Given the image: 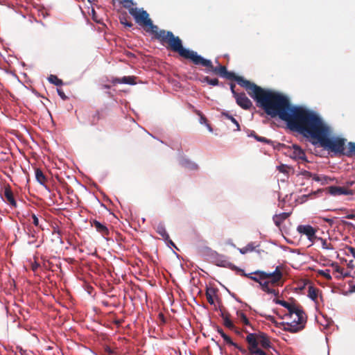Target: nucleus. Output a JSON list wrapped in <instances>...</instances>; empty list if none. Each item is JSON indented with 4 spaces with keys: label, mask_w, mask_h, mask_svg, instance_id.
Wrapping results in <instances>:
<instances>
[{
    "label": "nucleus",
    "mask_w": 355,
    "mask_h": 355,
    "mask_svg": "<svg viewBox=\"0 0 355 355\" xmlns=\"http://www.w3.org/2000/svg\"><path fill=\"white\" fill-rule=\"evenodd\" d=\"M249 95L267 115L272 118L279 116L286 122L291 130L298 133L313 112L300 106L291 107L286 96L270 89H264L257 85L253 86Z\"/></svg>",
    "instance_id": "nucleus-1"
},
{
    "label": "nucleus",
    "mask_w": 355,
    "mask_h": 355,
    "mask_svg": "<svg viewBox=\"0 0 355 355\" xmlns=\"http://www.w3.org/2000/svg\"><path fill=\"white\" fill-rule=\"evenodd\" d=\"M331 132L330 127L313 111L299 133L306 138L315 139L324 149L344 154L345 139L331 137Z\"/></svg>",
    "instance_id": "nucleus-2"
},
{
    "label": "nucleus",
    "mask_w": 355,
    "mask_h": 355,
    "mask_svg": "<svg viewBox=\"0 0 355 355\" xmlns=\"http://www.w3.org/2000/svg\"><path fill=\"white\" fill-rule=\"evenodd\" d=\"M153 33L157 35L158 39H162V40H168L170 46L174 52H178L184 58L191 60L194 64L197 60L200 59L199 56L200 55H198L196 51L184 48L182 40L179 37H175L171 31L160 30L158 32L157 30Z\"/></svg>",
    "instance_id": "nucleus-3"
},
{
    "label": "nucleus",
    "mask_w": 355,
    "mask_h": 355,
    "mask_svg": "<svg viewBox=\"0 0 355 355\" xmlns=\"http://www.w3.org/2000/svg\"><path fill=\"white\" fill-rule=\"evenodd\" d=\"M284 318H289L291 319V322H287L286 326L284 327V330L291 333H296L304 328L306 322L305 313L297 307L295 306L291 311H289L288 314L284 315Z\"/></svg>",
    "instance_id": "nucleus-4"
},
{
    "label": "nucleus",
    "mask_w": 355,
    "mask_h": 355,
    "mask_svg": "<svg viewBox=\"0 0 355 355\" xmlns=\"http://www.w3.org/2000/svg\"><path fill=\"white\" fill-rule=\"evenodd\" d=\"M134 5V2L132 0V3H124V7L128 9L129 13L135 18V21L138 24L143 23L146 26H148L152 32H155L158 30L157 26L153 24L152 20L149 18V15L148 12L141 9L139 10L137 8H132V6Z\"/></svg>",
    "instance_id": "nucleus-5"
},
{
    "label": "nucleus",
    "mask_w": 355,
    "mask_h": 355,
    "mask_svg": "<svg viewBox=\"0 0 355 355\" xmlns=\"http://www.w3.org/2000/svg\"><path fill=\"white\" fill-rule=\"evenodd\" d=\"M199 58L200 59L197 60L195 64L205 67L206 68V73H214L218 74L222 78L225 77L227 71L225 66L219 65L218 67H214L210 60L206 59L201 55L199 56Z\"/></svg>",
    "instance_id": "nucleus-6"
},
{
    "label": "nucleus",
    "mask_w": 355,
    "mask_h": 355,
    "mask_svg": "<svg viewBox=\"0 0 355 355\" xmlns=\"http://www.w3.org/2000/svg\"><path fill=\"white\" fill-rule=\"evenodd\" d=\"M224 78L228 80H234L236 81L237 84L241 87L245 88L248 91V93L251 92L253 89V86L256 85L248 80L244 79L242 76H236L233 71H227Z\"/></svg>",
    "instance_id": "nucleus-7"
},
{
    "label": "nucleus",
    "mask_w": 355,
    "mask_h": 355,
    "mask_svg": "<svg viewBox=\"0 0 355 355\" xmlns=\"http://www.w3.org/2000/svg\"><path fill=\"white\" fill-rule=\"evenodd\" d=\"M248 343V351L250 355H267L262 349L258 348V342L254 340V335L248 334L245 338Z\"/></svg>",
    "instance_id": "nucleus-8"
},
{
    "label": "nucleus",
    "mask_w": 355,
    "mask_h": 355,
    "mask_svg": "<svg viewBox=\"0 0 355 355\" xmlns=\"http://www.w3.org/2000/svg\"><path fill=\"white\" fill-rule=\"evenodd\" d=\"M329 193L333 196L345 195H353L354 192L351 189H347L341 187L331 186L327 188Z\"/></svg>",
    "instance_id": "nucleus-9"
},
{
    "label": "nucleus",
    "mask_w": 355,
    "mask_h": 355,
    "mask_svg": "<svg viewBox=\"0 0 355 355\" xmlns=\"http://www.w3.org/2000/svg\"><path fill=\"white\" fill-rule=\"evenodd\" d=\"M217 331L221 336V337L223 338L224 341L227 344L234 347L235 348L239 349L243 355H247L248 351L245 349L243 348L242 347L239 346L236 343L233 342L232 340L231 339V338L229 336H227L226 334H225V332L223 331V329H218Z\"/></svg>",
    "instance_id": "nucleus-10"
},
{
    "label": "nucleus",
    "mask_w": 355,
    "mask_h": 355,
    "mask_svg": "<svg viewBox=\"0 0 355 355\" xmlns=\"http://www.w3.org/2000/svg\"><path fill=\"white\" fill-rule=\"evenodd\" d=\"M236 103L244 110H249L252 106V103L246 96L245 93H240L235 98Z\"/></svg>",
    "instance_id": "nucleus-11"
},
{
    "label": "nucleus",
    "mask_w": 355,
    "mask_h": 355,
    "mask_svg": "<svg viewBox=\"0 0 355 355\" xmlns=\"http://www.w3.org/2000/svg\"><path fill=\"white\" fill-rule=\"evenodd\" d=\"M248 334L254 335L255 341L258 342V344L259 343L263 347L268 348L270 347V341L265 333H249Z\"/></svg>",
    "instance_id": "nucleus-12"
},
{
    "label": "nucleus",
    "mask_w": 355,
    "mask_h": 355,
    "mask_svg": "<svg viewBox=\"0 0 355 355\" xmlns=\"http://www.w3.org/2000/svg\"><path fill=\"white\" fill-rule=\"evenodd\" d=\"M297 231L299 234L306 236L307 239L313 236L317 230L310 225H300L297 227Z\"/></svg>",
    "instance_id": "nucleus-13"
},
{
    "label": "nucleus",
    "mask_w": 355,
    "mask_h": 355,
    "mask_svg": "<svg viewBox=\"0 0 355 355\" xmlns=\"http://www.w3.org/2000/svg\"><path fill=\"white\" fill-rule=\"evenodd\" d=\"M263 276H267V279L270 278V284L274 285L277 284L282 277V272L279 270V267H277L273 272H267V273H261Z\"/></svg>",
    "instance_id": "nucleus-14"
},
{
    "label": "nucleus",
    "mask_w": 355,
    "mask_h": 355,
    "mask_svg": "<svg viewBox=\"0 0 355 355\" xmlns=\"http://www.w3.org/2000/svg\"><path fill=\"white\" fill-rule=\"evenodd\" d=\"M179 164L181 166L188 169L189 171H196L198 168V166L196 163L190 160L185 157H180L179 159Z\"/></svg>",
    "instance_id": "nucleus-15"
},
{
    "label": "nucleus",
    "mask_w": 355,
    "mask_h": 355,
    "mask_svg": "<svg viewBox=\"0 0 355 355\" xmlns=\"http://www.w3.org/2000/svg\"><path fill=\"white\" fill-rule=\"evenodd\" d=\"M313 180L320 183L321 185H326L333 182L335 180V178L325 175L315 173Z\"/></svg>",
    "instance_id": "nucleus-16"
},
{
    "label": "nucleus",
    "mask_w": 355,
    "mask_h": 355,
    "mask_svg": "<svg viewBox=\"0 0 355 355\" xmlns=\"http://www.w3.org/2000/svg\"><path fill=\"white\" fill-rule=\"evenodd\" d=\"M292 157L295 159H301L307 162L305 153L304 150L297 145L293 146Z\"/></svg>",
    "instance_id": "nucleus-17"
},
{
    "label": "nucleus",
    "mask_w": 355,
    "mask_h": 355,
    "mask_svg": "<svg viewBox=\"0 0 355 355\" xmlns=\"http://www.w3.org/2000/svg\"><path fill=\"white\" fill-rule=\"evenodd\" d=\"M6 201L12 207H17V202L10 187H6L4 191Z\"/></svg>",
    "instance_id": "nucleus-18"
},
{
    "label": "nucleus",
    "mask_w": 355,
    "mask_h": 355,
    "mask_svg": "<svg viewBox=\"0 0 355 355\" xmlns=\"http://www.w3.org/2000/svg\"><path fill=\"white\" fill-rule=\"evenodd\" d=\"M135 76H123L121 78H116L114 83L134 85L136 84Z\"/></svg>",
    "instance_id": "nucleus-19"
},
{
    "label": "nucleus",
    "mask_w": 355,
    "mask_h": 355,
    "mask_svg": "<svg viewBox=\"0 0 355 355\" xmlns=\"http://www.w3.org/2000/svg\"><path fill=\"white\" fill-rule=\"evenodd\" d=\"M289 216V214L286 212H282L279 214H275L272 219L274 223L277 227H279L284 220H285Z\"/></svg>",
    "instance_id": "nucleus-20"
},
{
    "label": "nucleus",
    "mask_w": 355,
    "mask_h": 355,
    "mask_svg": "<svg viewBox=\"0 0 355 355\" xmlns=\"http://www.w3.org/2000/svg\"><path fill=\"white\" fill-rule=\"evenodd\" d=\"M156 232L163 238L164 241L169 240V235L167 233L165 225L163 223H159L157 225Z\"/></svg>",
    "instance_id": "nucleus-21"
},
{
    "label": "nucleus",
    "mask_w": 355,
    "mask_h": 355,
    "mask_svg": "<svg viewBox=\"0 0 355 355\" xmlns=\"http://www.w3.org/2000/svg\"><path fill=\"white\" fill-rule=\"evenodd\" d=\"M92 225L95 227L96 230L100 233L107 235L109 234V230L107 227L103 223H100L98 220H94Z\"/></svg>",
    "instance_id": "nucleus-22"
},
{
    "label": "nucleus",
    "mask_w": 355,
    "mask_h": 355,
    "mask_svg": "<svg viewBox=\"0 0 355 355\" xmlns=\"http://www.w3.org/2000/svg\"><path fill=\"white\" fill-rule=\"evenodd\" d=\"M221 116L225 117L227 119H229L232 123L235 125L236 128L234 130V131H239L241 130L239 121L235 118H234L233 116L227 112H222Z\"/></svg>",
    "instance_id": "nucleus-23"
},
{
    "label": "nucleus",
    "mask_w": 355,
    "mask_h": 355,
    "mask_svg": "<svg viewBox=\"0 0 355 355\" xmlns=\"http://www.w3.org/2000/svg\"><path fill=\"white\" fill-rule=\"evenodd\" d=\"M222 318L223 320V324L230 330L236 331V328L233 324L232 321L230 319L229 316L222 313Z\"/></svg>",
    "instance_id": "nucleus-24"
},
{
    "label": "nucleus",
    "mask_w": 355,
    "mask_h": 355,
    "mask_svg": "<svg viewBox=\"0 0 355 355\" xmlns=\"http://www.w3.org/2000/svg\"><path fill=\"white\" fill-rule=\"evenodd\" d=\"M258 246H259V245H255L254 243L251 242V243H249L245 247L239 248V250L241 254H245L248 253V252L254 251V249Z\"/></svg>",
    "instance_id": "nucleus-25"
},
{
    "label": "nucleus",
    "mask_w": 355,
    "mask_h": 355,
    "mask_svg": "<svg viewBox=\"0 0 355 355\" xmlns=\"http://www.w3.org/2000/svg\"><path fill=\"white\" fill-rule=\"evenodd\" d=\"M261 273H267L265 271L263 270H256L254 271V277H252V279L257 283L259 284V282H263V280L267 279V276L262 275Z\"/></svg>",
    "instance_id": "nucleus-26"
},
{
    "label": "nucleus",
    "mask_w": 355,
    "mask_h": 355,
    "mask_svg": "<svg viewBox=\"0 0 355 355\" xmlns=\"http://www.w3.org/2000/svg\"><path fill=\"white\" fill-rule=\"evenodd\" d=\"M273 302L276 304L282 305L284 308L287 309L288 312L291 311V310L293 309L294 307L295 306V305H292V304H289L288 302H286L284 300H279V299H274Z\"/></svg>",
    "instance_id": "nucleus-27"
},
{
    "label": "nucleus",
    "mask_w": 355,
    "mask_h": 355,
    "mask_svg": "<svg viewBox=\"0 0 355 355\" xmlns=\"http://www.w3.org/2000/svg\"><path fill=\"white\" fill-rule=\"evenodd\" d=\"M35 178L38 183H40L41 185H44L46 177L42 171L39 168L35 170Z\"/></svg>",
    "instance_id": "nucleus-28"
},
{
    "label": "nucleus",
    "mask_w": 355,
    "mask_h": 355,
    "mask_svg": "<svg viewBox=\"0 0 355 355\" xmlns=\"http://www.w3.org/2000/svg\"><path fill=\"white\" fill-rule=\"evenodd\" d=\"M236 315L238 316L239 319L245 325L250 326V321L245 314L243 313L241 311H236Z\"/></svg>",
    "instance_id": "nucleus-29"
},
{
    "label": "nucleus",
    "mask_w": 355,
    "mask_h": 355,
    "mask_svg": "<svg viewBox=\"0 0 355 355\" xmlns=\"http://www.w3.org/2000/svg\"><path fill=\"white\" fill-rule=\"evenodd\" d=\"M48 80L51 84H53L56 86H60L62 85V80L59 79L55 75H50L48 78Z\"/></svg>",
    "instance_id": "nucleus-30"
},
{
    "label": "nucleus",
    "mask_w": 355,
    "mask_h": 355,
    "mask_svg": "<svg viewBox=\"0 0 355 355\" xmlns=\"http://www.w3.org/2000/svg\"><path fill=\"white\" fill-rule=\"evenodd\" d=\"M348 151L345 153L347 156L355 155V143L349 142L347 144Z\"/></svg>",
    "instance_id": "nucleus-31"
},
{
    "label": "nucleus",
    "mask_w": 355,
    "mask_h": 355,
    "mask_svg": "<svg viewBox=\"0 0 355 355\" xmlns=\"http://www.w3.org/2000/svg\"><path fill=\"white\" fill-rule=\"evenodd\" d=\"M300 175L303 176L304 178H306V179L311 178L313 180V175H315V173H311L306 170L302 169L300 172Z\"/></svg>",
    "instance_id": "nucleus-32"
},
{
    "label": "nucleus",
    "mask_w": 355,
    "mask_h": 355,
    "mask_svg": "<svg viewBox=\"0 0 355 355\" xmlns=\"http://www.w3.org/2000/svg\"><path fill=\"white\" fill-rule=\"evenodd\" d=\"M321 247L324 250H334L333 245L328 243L326 239H320Z\"/></svg>",
    "instance_id": "nucleus-33"
},
{
    "label": "nucleus",
    "mask_w": 355,
    "mask_h": 355,
    "mask_svg": "<svg viewBox=\"0 0 355 355\" xmlns=\"http://www.w3.org/2000/svg\"><path fill=\"white\" fill-rule=\"evenodd\" d=\"M308 296L312 300H315L317 298L316 291L313 286L309 287Z\"/></svg>",
    "instance_id": "nucleus-34"
},
{
    "label": "nucleus",
    "mask_w": 355,
    "mask_h": 355,
    "mask_svg": "<svg viewBox=\"0 0 355 355\" xmlns=\"http://www.w3.org/2000/svg\"><path fill=\"white\" fill-rule=\"evenodd\" d=\"M318 274L324 277L327 279H331V275H330V270L326 269V270H320L318 271Z\"/></svg>",
    "instance_id": "nucleus-35"
},
{
    "label": "nucleus",
    "mask_w": 355,
    "mask_h": 355,
    "mask_svg": "<svg viewBox=\"0 0 355 355\" xmlns=\"http://www.w3.org/2000/svg\"><path fill=\"white\" fill-rule=\"evenodd\" d=\"M255 139L257 141H260V142H263V143H265V144H273V141L266 138V137H261V136H256L255 137Z\"/></svg>",
    "instance_id": "nucleus-36"
},
{
    "label": "nucleus",
    "mask_w": 355,
    "mask_h": 355,
    "mask_svg": "<svg viewBox=\"0 0 355 355\" xmlns=\"http://www.w3.org/2000/svg\"><path fill=\"white\" fill-rule=\"evenodd\" d=\"M213 293H214L213 291L211 292L209 291H207V293H206L207 300L208 302L210 304H214V297H213Z\"/></svg>",
    "instance_id": "nucleus-37"
},
{
    "label": "nucleus",
    "mask_w": 355,
    "mask_h": 355,
    "mask_svg": "<svg viewBox=\"0 0 355 355\" xmlns=\"http://www.w3.org/2000/svg\"><path fill=\"white\" fill-rule=\"evenodd\" d=\"M270 282L268 281H263L259 282V285L263 291H266L269 287Z\"/></svg>",
    "instance_id": "nucleus-38"
},
{
    "label": "nucleus",
    "mask_w": 355,
    "mask_h": 355,
    "mask_svg": "<svg viewBox=\"0 0 355 355\" xmlns=\"http://www.w3.org/2000/svg\"><path fill=\"white\" fill-rule=\"evenodd\" d=\"M264 292H266L268 294H272L275 296H277L279 295V291H277L273 288H271L270 287H268L266 291H264Z\"/></svg>",
    "instance_id": "nucleus-39"
},
{
    "label": "nucleus",
    "mask_w": 355,
    "mask_h": 355,
    "mask_svg": "<svg viewBox=\"0 0 355 355\" xmlns=\"http://www.w3.org/2000/svg\"><path fill=\"white\" fill-rule=\"evenodd\" d=\"M208 84L211 86H218L219 81L217 78H210Z\"/></svg>",
    "instance_id": "nucleus-40"
},
{
    "label": "nucleus",
    "mask_w": 355,
    "mask_h": 355,
    "mask_svg": "<svg viewBox=\"0 0 355 355\" xmlns=\"http://www.w3.org/2000/svg\"><path fill=\"white\" fill-rule=\"evenodd\" d=\"M57 92L58 96L62 99L66 100L67 96L65 95L64 92L61 89H57Z\"/></svg>",
    "instance_id": "nucleus-41"
},
{
    "label": "nucleus",
    "mask_w": 355,
    "mask_h": 355,
    "mask_svg": "<svg viewBox=\"0 0 355 355\" xmlns=\"http://www.w3.org/2000/svg\"><path fill=\"white\" fill-rule=\"evenodd\" d=\"M197 113L200 116V123L201 124H207V119L199 111Z\"/></svg>",
    "instance_id": "nucleus-42"
},
{
    "label": "nucleus",
    "mask_w": 355,
    "mask_h": 355,
    "mask_svg": "<svg viewBox=\"0 0 355 355\" xmlns=\"http://www.w3.org/2000/svg\"><path fill=\"white\" fill-rule=\"evenodd\" d=\"M234 87H235V85L233 84V83H231L230 84V90H231V92L233 95V96L234 97V98L239 94V93H236L234 90Z\"/></svg>",
    "instance_id": "nucleus-43"
},
{
    "label": "nucleus",
    "mask_w": 355,
    "mask_h": 355,
    "mask_svg": "<svg viewBox=\"0 0 355 355\" xmlns=\"http://www.w3.org/2000/svg\"><path fill=\"white\" fill-rule=\"evenodd\" d=\"M33 223L35 226H39V219L35 214H33Z\"/></svg>",
    "instance_id": "nucleus-44"
},
{
    "label": "nucleus",
    "mask_w": 355,
    "mask_h": 355,
    "mask_svg": "<svg viewBox=\"0 0 355 355\" xmlns=\"http://www.w3.org/2000/svg\"><path fill=\"white\" fill-rule=\"evenodd\" d=\"M316 236H317V235H316V232H314V233H313V236H311V237H310V238L308 239V240L311 243V245H310L309 246H311V245H313V243H315V239H316Z\"/></svg>",
    "instance_id": "nucleus-45"
},
{
    "label": "nucleus",
    "mask_w": 355,
    "mask_h": 355,
    "mask_svg": "<svg viewBox=\"0 0 355 355\" xmlns=\"http://www.w3.org/2000/svg\"><path fill=\"white\" fill-rule=\"evenodd\" d=\"M121 23L128 27H132V24L131 22L128 21L126 19L123 20L121 19Z\"/></svg>",
    "instance_id": "nucleus-46"
},
{
    "label": "nucleus",
    "mask_w": 355,
    "mask_h": 355,
    "mask_svg": "<svg viewBox=\"0 0 355 355\" xmlns=\"http://www.w3.org/2000/svg\"><path fill=\"white\" fill-rule=\"evenodd\" d=\"M347 250H349L352 256L355 259V248L349 246L347 248Z\"/></svg>",
    "instance_id": "nucleus-47"
},
{
    "label": "nucleus",
    "mask_w": 355,
    "mask_h": 355,
    "mask_svg": "<svg viewBox=\"0 0 355 355\" xmlns=\"http://www.w3.org/2000/svg\"><path fill=\"white\" fill-rule=\"evenodd\" d=\"M332 266L335 268L336 272H341V268L338 265V263H332Z\"/></svg>",
    "instance_id": "nucleus-48"
},
{
    "label": "nucleus",
    "mask_w": 355,
    "mask_h": 355,
    "mask_svg": "<svg viewBox=\"0 0 355 355\" xmlns=\"http://www.w3.org/2000/svg\"><path fill=\"white\" fill-rule=\"evenodd\" d=\"M248 136L249 137H253L255 139V137L257 136V135L255 133L254 131L250 130V132L248 134Z\"/></svg>",
    "instance_id": "nucleus-49"
},
{
    "label": "nucleus",
    "mask_w": 355,
    "mask_h": 355,
    "mask_svg": "<svg viewBox=\"0 0 355 355\" xmlns=\"http://www.w3.org/2000/svg\"><path fill=\"white\" fill-rule=\"evenodd\" d=\"M220 266L232 267V264L228 261H225L222 262V263Z\"/></svg>",
    "instance_id": "nucleus-50"
},
{
    "label": "nucleus",
    "mask_w": 355,
    "mask_h": 355,
    "mask_svg": "<svg viewBox=\"0 0 355 355\" xmlns=\"http://www.w3.org/2000/svg\"><path fill=\"white\" fill-rule=\"evenodd\" d=\"M245 276L248 277V278L251 279H252V277H255V275H254V272H250V273H248V274H244Z\"/></svg>",
    "instance_id": "nucleus-51"
},
{
    "label": "nucleus",
    "mask_w": 355,
    "mask_h": 355,
    "mask_svg": "<svg viewBox=\"0 0 355 355\" xmlns=\"http://www.w3.org/2000/svg\"><path fill=\"white\" fill-rule=\"evenodd\" d=\"M324 220L329 223L330 225H332L334 223V220L332 218H324Z\"/></svg>",
    "instance_id": "nucleus-52"
},
{
    "label": "nucleus",
    "mask_w": 355,
    "mask_h": 355,
    "mask_svg": "<svg viewBox=\"0 0 355 355\" xmlns=\"http://www.w3.org/2000/svg\"><path fill=\"white\" fill-rule=\"evenodd\" d=\"M209 79L210 78L208 77V76H205L202 79V83H209Z\"/></svg>",
    "instance_id": "nucleus-53"
},
{
    "label": "nucleus",
    "mask_w": 355,
    "mask_h": 355,
    "mask_svg": "<svg viewBox=\"0 0 355 355\" xmlns=\"http://www.w3.org/2000/svg\"><path fill=\"white\" fill-rule=\"evenodd\" d=\"M343 223L345 224L347 226H352L354 228H355V225H354L351 222H348V221H343Z\"/></svg>",
    "instance_id": "nucleus-54"
},
{
    "label": "nucleus",
    "mask_w": 355,
    "mask_h": 355,
    "mask_svg": "<svg viewBox=\"0 0 355 355\" xmlns=\"http://www.w3.org/2000/svg\"><path fill=\"white\" fill-rule=\"evenodd\" d=\"M346 218H348V219H355V215L354 214H347L346 216H345Z\"/></svg>",
    "instance_id": "nucleus-55"
},
{
    "label": "nucleus",
    "mask_w": 355,
    "mask_h": 355,
    "mask_svg": "<svg viewBox=\"0 0 355 355\" xmlns=\"http://www.w3.org/2000/svg\"><path fill=\"white\" fill-rule=\"evenodd\" d=\"M166 242H168L171 245H173V247H175L174 243L169 239L168 241H165Z\"/></svg>",
    "instance_id": "nucleus-56"
},
{
    "label": "nucleus",
    "mask_w": 355,
    "mask_h": 355,
    "mask_svg": "<svg viewBox=\"0 0 355 355\" xmlns=\"http://www.w3.org/2000/svg\"><path fill=\"white\" fill-rule=\"evenodd\" d=\"M284 166L282 165V166H278V170L280 171V172H284Z\"/></svg>",
    "instance_id": "nucleus-57"
},
{
    "label": "nucleus",
    "mask_w": 355,
    "mask_h": 355,
    "mask_svg": "<svg viewBox=\"0 0 355 355\" xmlns=\"http://www.w3.org/2000/svg\"><path fill=\"white\" fill-rule=\"evenodd\" d=\"M35 234H36L35 230H33V232L31 234V236L35 239L36 237Z\"/></svg>",
    "instance_id": "nucleus-58"
},
{
    "label": "nucleus",
    "mask_w": 355,
    "mask_h": 355,
    "mask_svg": "<svg viewBox=\"0 0 355 355\" xmlns=\"http://www.w3.org/2000/svg\"><path fill=\"white\" fill-rule=\"evenodd\" d=\"M206 125H207V128H208L209 131V132H212V128H211V127L209 124H207V123L206 124Z\"/></svg>",
    "instance_id": "nucleus-59"
},
{
    "label": "nucleus",
    "mask_w": 355,
    "mask_h": 355,
    "mask_svg": "<svg viewBox=\"0 0 355 355\" xmlns=\"http://www.w3.org/2000/svg\"><path fill=\"white\" fill-rule=\"evenodd\" d=\"M320 239H323L317 236L316 239H315V242L316 241H320Z\"/></svg>",
    "instance_id": "nucleus-60"
},
{
    "label": "nucleus",
    "mask_w": 355,
    "mask_h": 355,
    "mask_svg": "<svg viewBox=\"0 0 355 355\" xmlns=\"http://www.w3.org/2000/svg\"><path fill=\"white\" fill-rule=\"evenodd\" d=\"M123 3H132V0H123Z\"/></svg>",
    "instance_id": "nucleus-61"
}]
</instances>
